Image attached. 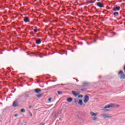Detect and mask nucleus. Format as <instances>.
<instances>
[{"label": "nucleus", "mask_w": 125, "mask_h": 125, "mask_svg": "<svg viewBox=\"0 0 125 125\" xmlns=\"http://www.w3.org/2000/svg\"><path fill=\"white\" fill-rule=\"evenodd\" d=\"M61 54H62H62H61Z\"/></svg>", "instance_id": "nucleus-43"}, {"label": "nucleus", "mask_w": 125, "mask_h": 125, "mask_svg": "<svg viewBox=\"0 0 125 125\" xmlns=\"http://www.w3.org/2000/svg\"><path fill=\"white\" fill-rule=\"evenodd\" d=\"M57 79H56V80H52V82H57Z\"/></svg>", "instance_id": "nucleus-28"}, {"label": "nucleus", "mask_w": 125, "mask_h": 125, "mask_svg": "<svg viewBox=\"0 0 125 125\" xmlns=\"http://www.w3.org/2000/svg\"><path fill=\"white\" fill-rule=\"evenodd\" d=\"M89 85V83L88 82H83V86H88Z\"/></svg>", "instance_id": "nucleus-11"}, {"label": "nucleus", "mask_w": 125, "mask_h": 125, "mask_svg": "<svg viewBox=\"0 0 125 125\" xmlns=\"http://www.w3.org/2000/svg\"><path fill=\"white\" fill-rule=\"evenodd\" d=\"M117 107H120V105H117Z\"/></svg>", "instance_id": "nucleus-40"}, {"label": "nucleus", "mask_w": 125, "mask_h": 125, "mask_svg": "<svg viewBox=\"0 0 125 125\" xmlns=\"http://www.w3.org/2000/svg\"><path fill=\"white\" fill-rule=\"evenodd\" d=\"M67 102L71 103V101H73L72 98H68L66 99Z\"/></svg>", "instance_id": "nucleus-13"}, {"label": "nucleus", "mask_w": 125, "mask_h": 125, "mask_svg": "<svg viewBox=\"0 0 125 125\" xmlns=\"http://www.w3.org/2000/svg\"><path fill=\"white\" fill-rule=\"evenodd\" d=\"M13 106V107H16L17 106V102L16 101L14 102Z\"/></svg>", "instance_id": "nucleus-16"}, {"label": "nucleus", "mask_w": 125, "mask_h": 125, "mask_svg": "<svg viewBox=\"0 0 125 125\" xmlns=\"http://www.w3.org/2000/svg\"><path fill=\"white\" fill-rule=\"evenodd\" d=\"M84 106V104H83Z\"/></svg>", "instance_id": "nucleus-44"}, {"label": "nucleus", "mask_w": 125, "mask_h": 125, "mask_svg": "<svg viewBox=\"0 0 125 125\" xmlns=\"http://www.w3.org/2000/svg\"><path fill=\"white\" fill-rule=\"evenodd\" d=\"M98 0V1H99V0Z\"/></svg>", "instance_id": "nucleus-42"}, {"label": "nucleus", "mask_w": 125, "mask_h": 125, "mask_svg": "<svg viewBox=\"0 0 125 125\" xmlns=\"http://www.w3.org/2000/svg\"><path fill=\"white\" fill-rule=\"evenodd\" d=\"M121 9V7L120 6H116L113 8V11H117V10L119 11Z\"/></svg>", "instance_id": "nucleus-6"}, {"label": "nucleus", "mask_w": 125, "mask_h": 125, "mask_svg": "<svg viewBox=\"0 0 125 125\" xmlns=\"http://www.w3.org/2000/svg\"><path fill=\"white\" fill-rule=\"evenodd\" d=\"M35 29H38V27L35 26Z\"/></svg>", "instance_id": "nucleus-38"}, {"label": "nucleus", "mask_w": 125, "mask_h": 125, "mask_svg": "<svg viewBox=\"0 0 125 125\" xmlns=\"http://www.w3.org/2000/svg\"><path fill=\"white\" fill-rule=\"evenodd\" d=\"M15 51V50H13V52H14Z\"/></svg>", "instance_id": "nucleus-41"}, {"label": "nucleus", "mask_w": 125, "mask_h": 125, "mask_svg": "<svg viewBox=\"0 0 125 125\" xmlns=\"http://www.w3.org/2000/svg\"><path fill=\"white\" fill-rule=\"evenodd\" d=\"M75 102H76V103H77V102H78V101L75 100Z\"/></svg>", "instance_id": "nucleus-39"}, {"label": "nucleus", "mask_w": 125, "mask_h": 125, "mask_svg": "<svg viewBox=\"0 0 125 125\" xmlns=\"http://www.w3.org/2000/svg\"><path fill=\"white\" fill-rule=\"evenodd\" d=\"M118 76L120 77V79H125V75L123 70H121L118 72Z\"/></svg>", "instance_id": "nucleus-1"}, {"label": "nucleus", "mask_w": 125, "mask_h": 125, "mask_svg": "<svg viewBox=\"0 0 125 125\" xmlns=\"http://www.w3.org/2000/svg\"><path fill=\"white\" fill-rule=\"evenodd\" d=\"M115 107V104H111L108 105H105L104 108V109H107V108H114Z\"/></svg>", "instance_id": "nucleus-2"}, {"label": "nucleus", "mask_w": 125, "mask_h": 125, "mask_svg": "<svg viewBox=\"0 0 125 125\" xmlns=\"http://www.w3.org/2000/svg\"><path fill=\"white\" fill-rule=\"evenodd\" d=\"M96 40H94V42H96Z\"/></svg>", "instance_id": "nucleus-36"}, {"label": "nucleus", "mask_w": 125, "mask_h": 125, "mask_svg": "<svg viewBox=\"0 0 125 125\" xmlns=\"http://www.w3.org/2000/svg\"><path fill=\"white\" fill-rule=\"evenodd\" d=\"M45 125V123H44V124H42V123H41V124H40V125Z\"/></svg>", "instance_id": "nucleus-34"}, {"label": "nucleus", "mask_w": 125, "mask_h": 125, "mask_svg": "<svg viewBox=\"0 0 125 125\" xmlns=\"http://www.w3.org/2000/svg\"><path fill=\"white\" fill-rule=\"evenodd\" d=\"M85 90H86V88L81 89L82 91H85Z\"/></svg>", "instance_id": "nucleus-23"}, {"label": "nucleus", "mask_w": 125, "mask_h": 125, "mask_svg": "<svg viewBox=\"0 0 125 125\" xmlns=\"http://www.w3.org/2000/svg\"><path fill=\"white\" fill-rule=\"evenodd\" d=\"M55 86H57V85H54L50 87V88H55Z\"/></svg>", "instance_id": "nucleus-22"}, {"label": "nucleus", "mask_w": 125, "mask_h": 125, "mask_svg": "<svg viewBox=\"0 0 125 125\" xmlns=\"http://www.w3.org/2000/svg\"><path fill=\"white\" fill-rule=\"evenodd\" d=\"M23 21H24L25 23H27V22L30 21V19L28 17H25L23 19Z\"/></svg>", "instance_id": "nucleus-9"}, {"label": "nucleus", "mask_w": 125, "mask_h": 125, "mask_svg": "<svg viewBox=\"0 0 125 125\" xmlns=\"http://www.w3.org/2000/svg\"><path fill=\"white\" fill-rule=\"evenodd\" d=\"M84 98V103H87L88 100H89V97L87 95L85 96Z\"/></svg>", "instance_id": "nucleus-5"}, {"label": "nucleus", "mask_w": 125, "mask_h": 125, "mask_svg": "<svg viewBox=\"0 0 125 125\" xmlns=\"http://www.w3.org/2000/svg\"><path fill=\"white\" fill-rule=\"evenodd\" d=\"M77 117H78V118H79V119H81V118L80 117V116L78 114L76 115Z\"/></svg>", "instance_id": "nucleus-30"}, {"label": "nucleus", "mask_w": 125, "mask_h": 125, "mask_svg": "<svg viewBox=\"0 0 125 125\" xmlns=\"http://www.w3.org/2000/svg\"><path fill=\"white\" fill-rule=\"evenodd\" d=\"M51 98H49V99H48V101H49V102H50V101H51Z\"/></svg>", "instance_id": "nucleus-26"}, {"label": "nucleus", "mask_w": 125, "mask_h": 125, "mask_svg": "<svg viewBox=\"0 0 125 125\" xmlns=\"http://www.w3.org/2000/svg\"><path fill=\"white\" fill-rule=\"evenodd\" d=\"M71 92H72V94H73V95H74V96H75V97H77V96H78V95L79 94H80L79 93H76V91H72Z\"/></svg>", "instance_id": "nucleus-8"}, {"label": "nucleus", "mask_w": 125, "mask_h": 125, "mask_svg": "<svg viewBox=\"0 0 125 125\" xmlns=\"http://www.w3.org/2000/svg\"><path fill=\"white\" fill-rule=\"evenodd\" d=\"M96 4L97 6H99V7H100L101 8L102 7H104V4L101 2H98L96 3Z\"/></svg>", "instance_id": "nucleus-4"}, {"label": "nucleus", "mask_w": 125, "mask_h": 125, "mask_svg": "<svg viewBox=\"0 0 125 125\" xmlns=\"http://www.w3.org/2000/svg\"><path fill=\"white\" fill-rule=\"evenodd\" d=\"M21 113H25V112H26V111L25 110V109L22 108V109L21 110Z\"/></svg>", "instance_id": "nucleus-18"}, {"label": "nucleus", "mask_w": 125, "mask_h": 125, "mask_svg": "<svg viewBox=\"0 0 125 125\" xmlns=\"http://www.w3.org/2000/svg\"><path fill=\"white\" fill-rule=\"evenodd\" d=\"M101 116L104 119H106V118H113V116H110L109 114H102Z\"/></svg>", "instance_id": "nucleus-3"}, {"label": "nucleus", "mask_w": 125, "mask_h": 125, "mask_svg": "<svg viewBox=\"0 0 125 125\" xmlns=\"http://www.w3.org/2000/svg\"><path fill=\"white\" fill-rule=\"evenodd\" d=\"M24 97H29V94L28 93V92H25L24 94H23Z\"/></svg>", "instance_id": "nucleus-17"}, {"label": "nucleus", "mask_w": 125, "mask_h": 125, "mask_svg": "<svg viewBox=\"0 0 125 125\" xmlns=\"http://www.w3.org/2000/svg\"><path fill=\"white\" fill-rule=\"evenodd\" d=\"M41 96H42V94L37 95V97H41Z\"/></svg>", "instance_id": "nucleus-21"}, {"label": "nucleus", "mask_w": 125, "mask_h": 125, "mask_svg": "<svg viewBox=\"0 0 125 125\" xmlns=\"http://www.w3.org/2000/svg\"><path fill=\"white\" fill-rule=\"evenodd\" d=\"M88 3H94V1H90L88 2Z\"/></svg>", "instance_id": "nucleus-24"}, {"label": "nucleus", "mask_w": 125, "mask_h": 125, "mask_svg": "<svg viewBox=\"0 0 125 125\" xmlns=\"http://www.w3.org/2000/svg\"><path fill=\"white\" fill-rule=\"evenodd\" d=\"M78 104H79V105H80V106H82V105H83V100H82L81 99L79 100V101L78 102Z\"/></svg>", "instance_id": "nucleus-14"}, {"label": "nucleus", "mask_w": 125, "mask_h": 125, "mask_svg": "<svg viewBox=\"0 0 125 125\" xmlns=\"http://www.w3.org/2000/svg\"><path fill=\"white\" fill-rule=\"evenodd\" d=\"M35 91L36 93H40L42 91V89L40 88H36L35 89Z\"/></svg>", "instance_id": "nucleus-12"}, {"label": "nucleus", "mask_w": 125, "mask_h": 125, "mask_svg": "<svg viewBox=\"0 0 125 125\" xmlns=\"http://www.w3.org/2000/svg\"><path fill=\"white\" fill-rule=\"evenodd\" d=\"M60 121H62V119L61 118L59 119Z\"/></svg>", "instance_id": "nucleus-37"}, {"label": "nucleus", "mask_w": 125, "mask_h": 125, "mask_svg": "<svg viewBox=\"0 0 125 125\" xmlns=\"http://www.w3.org/2000/svg\"><path fill=\"white\" fill-rule=\"evenodd\" d=\"M113 15H114L115 17H117L119 15V12H116L113 13Z\"/></svg>", "instance_id": "nucleus-15"}, {"label": "nucleus", "mask_w": 125, "mask_h": 125, "mask_svg": "<svg viewBox=\"0 0 125 125\" xmlns=\"http://www.w3.org/2000/svg\"><path fill=\"white\" fill-rule=\"evenodd\" d=\"M29 109H32V105H29Z\"/></svg>", "instance_id": "nucleus-32"}, {"label": "nucleus", "mask_w": 125, "mask_h": 125, "mask_svg": "<svg viewBox=\"0 0 125 125\" xmlns=\"http://www.w3.org/2000/svg\"><path fill=\"white\" fill-rule=\"evenodd\" d=\"M30 117H32L33 116V114H32V113L30 112Z\"/></svg>", "instance_id": "nucleus-35"}, {"label": "nucleus", "mask_w": 125, "mask_h": 125, "mask_svg": "<svg viewBox=\"0 0 125 125\" xmlns=\"http://www.w3.org/2000/svg\"><path fill=\"white\" fill-rule=\"evenodd\" d=\"M79 44H81V45H83V42H80L79 43Z\"/></svg>", "instance_id": "nucleus-31"}, {"label": "nucleus", "mask_w": 125, "mask_h": 125, "mask_svg": "<svg viewBox=\"0 0 125 125\" xmlns=\"http://www.w3.org/2000/svg\"><path fill=\"white\" fill-rule=\"evenodd\" d=\"M120 19H122V17H120L119 19H117V20H120Z\"/></svg>", "instance_id": "nucleus-33"}, {"label": "nucleus", "mask_w": 125, "mask_h": 125, "mask_svg": "<svg viewBox=\"0 0 125 125\" xmlns=\"http://www.w3.org/2000/svg\"><path fill=\"white\" fill-rule=\"evenodd\" d=\"M35 33H37L38 32V30L37 29H34V30Z\"/></svg>", "instance_id": "nucleus-27"}, {"label": "nucleus", "mask_w": 125, "mask_h": 125, "mask_svg": "<svg viewBox=\"0 0 125 125\" xmlns=\"http://www.w3.org/2000/svg\"><path fill=\"white\" fill-rule=\"evenodd\" d=\"M83 95H79L78 96L79 98H83Z\"/></svg>", "instance_id": "nucleus-20"}, {"label": "nucleus", "mask_w": 125, "mask_h": 125, "mask_svg": "<svg viewBox=\"0 0 125 125\" xmlns=\"http://www.w3.org/2000/svg\"><path fill=\"white\" fill-rule=\"evenodd\" d=\"M14 117H18V114H15Z\"/></svg>", "instance_id": "nucleus-29"}, {"label": "nucleus", "mask_w": 125, "mask_h": 125, "mask_svg": "<svg viewBox=\"0 0 125 125\" xmlns=\"http://www.w3.org/2000/svg\"><path fill=\"white\" fill-rule=\"evenodd\" d=\"M90 115H91L92 117H96L97 115H98V113H94L93 112H90Z\"/></svg>", "instance_id": "nucleus-7"}, {"label": "nucleus", "mask_w": 125, "mask_h": 125, "mask_svg": "<svg viewBox=\"0 0 125 125\" xmlns=\"http://www.w3.org/2000/svg\"><path fill=\"white\" fill-rule=\"evenodd\" d=\"M62 93H63L62 92L60 91H58V94H59V95H61V94H62Z\"/></svg>", "instance_id": "nucleus-19"}, {"label": "nucleus", "mask_w": 125, "mask_h": 125, "mask_svg": "<svg viewBox=\"0 0 125 125\" xmlns=\"http://www.w3.org/2000/svg\"><path fill=\"white\" fill-rule=\"evenodd\" d=\"M36 43L37 44H40V43H42V40L40 39L36 40Z\"/></svg>", "instance_id": "nucleus-10"}, {"label": "nucleus", "mask_w": 125, "mask_h": 125, "mask_svg": "<svg viewBox=\"0 0 125 125\" xmlns=\"http://www.w3.org/2000/svg\"><path fill=\"white\" fill-rule=\"evenodd\" d=\"M93 121H96V120H97V118H96V117H94V118H93Z\"/></svg>", "instance_id": "nucleus-25"}]
</instances>
